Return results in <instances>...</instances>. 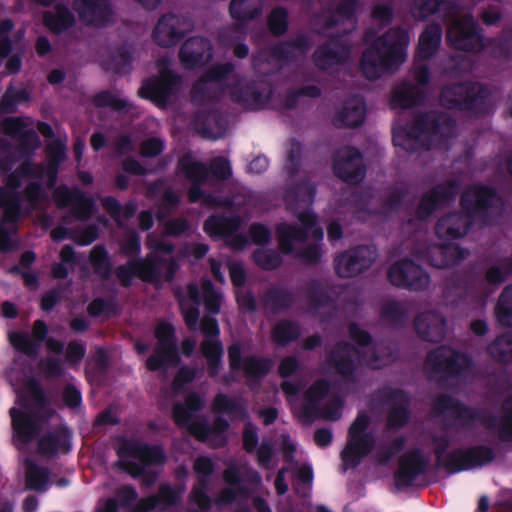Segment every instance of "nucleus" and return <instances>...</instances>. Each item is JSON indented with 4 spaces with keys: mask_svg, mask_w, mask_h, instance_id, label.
<instances>
[{
    "mask_svg": "<svg viewBox=\"0 0 512 512\" xmlns=\"http://www.w3.org/2000/svg\"><path fill=\"white\" fill-rule=\"evenodd\" d=\"M273 337L278 342L288 341L294 337L293 327L289 323H280L275 327Z\"/></svg>",
    "mask_w": 512,
    "mask_h": 512,
    "instance_id": "36",
    "label": "nucleus"
},
{
    "mask_svg": "<svg viewBox=\"0 0 512 512\" xmlns=\"http://www.w3.org/2000/svg\"><path fill=\"white\" fill-rule=\"evenodd\" d=\"M64 400L70 407H77L81 401L79 391L73 388L67 389L64 394Z\"/></svg>",
    "mask_w": 512,
    "mask_h": 512,
    "instance_id": "51",
    "label": "nucleus"
},
{
    "mask_svg": "<svg viewBox=\"0 0 512 512\" xmlns=\"http://www.w3.org/2000/svg\"><path fill=\"white\" fill-rule=\"evenodd\" d=\"M497 317L503 325H512V286L502 293L497 305Z\"/></svg>",
    "mask_w": 512,
    "mask_h": 512,
    "instance_id": "24",
    "label": "nucleus"
},
{
    "mask_svg": "<svg viewBox=\"0 0 512 512\" xmlns=\"http://www.w3.org/2000/svg\"><path fill=\"white\" fill-rule=\"evenodd\" d=\"M181 309L184 313L186 324L191 328L195 327L198 319V311L196 309H187L185 302L181 303Z\"/></svg>",
    "mask_w": 512,
    "mask_h": 512,
    "instance_id": "50",
    "label": "nucleus"
},
{
    "mask_svg": "<svg viewBox=\"0 0 512 512\" xmlns=\"http://www.w3.org/2000/svg\"><path fill=\"white\" fill-rule=\"evenodd\" d=\"M186 173H187V176L194 181H200L206 175L205 169L199 163H191L186 168Z\"/></svg>",
    "mask_w": 512,
    "mask_h": 512,
    "instance_id": "42",
    "label": "nucleus"
},
{
    "mask_svg": "<svg viewBox=\"0 0 512 512\" xmlns=\"http://www.w3.org/2000/svg\"><path fill=\"white\" fill-rule=\"evenodd\" d=\"M65 149L62 143H57L55 147H51L49 151V157L52 158V161L61 160L64 157Z\"/></svg>",
    "mask_w": 512,
    "mask_h": 512,
    "instance_id": "62",
    "label": "nucleus"
},
{
    "mask_svg": "<svg viewBox=\"0 0 512 512\" xmlns=\"http://www.w3.org/2000/svg\"><path fill=\"white\" fill-rule=\"evenodd\" d=\"M374 260V251L360 247L336 259V271L340 276L350 277L368 267Z\"/></svg>",
    "mask_w": 512,
    "mask_h": 512,
    "instance_id": "7",
    "label": "nucleus"
},
{
    "mask_svg": "<svg viewBox=\"0 0 512 512\" xmlns=\"http://www.w3.org/2000/svg\"><path fill=\"white\" fill-rule=\"evenodd\" d=\"M299 220L303 227V231H296L292 227L286 225L278 228L280 246L285 252L294 249V247H296L298 243L302 242L304 238L311 237L314 240H320L323 238L322 230L316 227L315 219L310 213L305 212L300 214Z\"/></svg>",
    "mask_w": 512,
    "mask_h": 512,
    "instance_id": "6",
    "label": "nucleus"
},
{
    "mask_svg": "<svg viewBox=\"0 0 512 512\" xmlns=\"http://www.w3.org/2000/svg\"><path fill=\"white\" fill-rule=\"evenodd\" d=\"M441 39V30L438 26L429 27L419 40L417 61L429 57L437 49Z\"/></svg>",
    "mask_w": 512,
    "mask_h": 512,
    "instance_id": "22",
    "label": "nucleus"
},
{
    "mask_svg": "<svg viewBox=\"0 0 512 512\" xmlns=\"http://www.w3.org/2000/svg\"><path fill=\"white\" fill-rule=\"evenodd\" d=\"M9 340L15 348L28 354L33 352V346L26 335L12 332L9 334Z\"/></svg>",
    "mask_w": 512,
    "mask_h": 512,
    "instance_id": "34",
    "label": "nucleus"
},
{
    "mask_svg": "<svg viewBox=\"0 0 512 512\" xmlns=\"http://www.w3.org/2000/svg\"><path fill=\"white\" fill-rule=\"evenodd\" d=\"M155 333L158 339V347L155 355L150 357L146 363L150 370L158 369L165 363L173 362L175 359L174 344L171 341V326L167 323H159Z\"/></svg>",
    "mask_w": 512,
    "mask_h": 512,
    "instance_id": "8",
    "label": "nucleus"
},
{
    "mask_svg": "<svg viewBox=\"0 0 512 512\" xmlns=\"http://www.w3.org/2000/svg\"><path fill=\"white\" fill-rule=\"evenodd\" d=\"M84 355V349L80 344L71 343L67 348V357L68 359L76 363L78 362Z\"/></svg>",
    "mask_w": 512,
    "mask_h": 512,
    "instance_id": "47",
    "label": "nucleus"
},
{
    "mask_svg": "<svg viewBox=\"0 0 512 512\" xmlns=\"http://www.w3.org/2000/svg\"><path fill=\"white\" fill-rule=\"evenodd\" d=\"M507 274L506 265L502 264L501 266L492 267L489 269L487 273V279L490 283H499L501 282L505 275Z\"/></svg>",
    "mask_w": 512,
    "mask_h": 512,
    "instance_id": "41",
    "label": "nucleus"
},
{
    "mask_svg": "<svg viewBox=\"0 0 512 512\" xmlns=\"http://www.w3.org/2000/svg\"><path fill=\"white\" fill-rule=\"evenodd\" d=\"M191 500L194 504H196L199 509L205 510L209 505V499L202 491L201 488H194L191 496Z\"/></svg>",
    "mask_w": 512,
    "mask_h": 512,
    "instance_id": "43",
    "label": "nucleus"
},
{
    "mask_svg": "<svg viewBox=\"0 0 512 512\" xmlns=\"http://www.w3.org/2000/svg\"><path fill=\"white\" fill-rule=\"evenodd\" d=\"M409 37L405 31L392 30L375 47L367 49L361 60V68L369 78L397 68L406 58L405 49Z\"/></svg>",
    "mask_w": 512,
    "mask_h": 512,
    "instance_id": "1",
    "label": "nucleus"
},
{
    "mask_svg": "<svg viewBox=\"0 0 512 512\" xmlns=\"http://www.w3.org/2000/svg\"><path fill=\"white\" fill-rule=\"evenodd\" d=\"M95 512H117L115 501L108 499L98 504Z\"/></svg>",
    "mask_w": 512,
    "mask_h": 512,
    "instance_id": "63",
    "label": "nucleus"
},
{
    "mask_svg": "<svg viewBox=\"0 0 512 512\" xmlns=\"http://www.w3.org/2000/svg\"><path fill=\"white\" fill-rule=\"evenodd\" d=\"M296 368V361L293 358L284 359L280 366L279 372L282 376L290 375Z\"/></svg>",
    "mask_w": 512,
    "mask_h": 512,
    "instance_id": "56",
    "label": "nucleus"
},
{
    "mask_svg": "<svg viewBox=\"0 0 512 512\" xmlns=\"http://www.w3.org/2000/svg\"><path fill=\"white\" fill-rule=\"evenodd\" d=\"M256 433L252 426H247L243 433V442L246 450H252L256 445Z\"/></svg>",
    "mask_w": 512,
    "mask_h": 512,
    "instance_id": "45",
    "label": "nucleus"
},
{
    "mask_svg": "<svg viewBox=\"0 0 512 512\" xmlns=\"http://www.w3.org/2000/svg\"><path fill=\"white\" fill-rule=\"evenodd\" d=\"M46 484L47 473L31 463H27L26 485L30 489L44 491L46 489Z\"/></svg>",
    "mask_w": 512,
    "mask_h": 512,
    "instance_id": "25",
    "label": "nucleus"
},
{
    "mask_svg": "<svg viewBox=\"0 0 512 512\" xmlns=\"http://www.w3.org/2000/svg\"><path fill=\"white\" fill-rule=\"evenodd\" d=\"M364 115L365 106L363 101L355 98L346 103L338 120L345 126L353 127L362 123Z\"/></svg>",
    "mask_w": 512,
    "mask_h": 512,
    "instance_id": "21",
    "label": "nucleus"
},
{
    "mask_svg": "<svg viewBox=\"0 0 512 512\" xmlns=\"http://www.w3.org/2000/svg\"><path fill=\"white\" fill-rule=\"evenodd\" d=\"M334 169L344 180L354 182L362 176V160L356 150L346 149L341 152Z\"/></svg>",
    "mask_w": 512,
    "mask_h": 512,
    "instance_id": "14",
    "label": "nucleus"
},
{
    "mask_svg": "<svg viewBox=\"0 0 512 512\" xmlns=\"http://www.w3.org/2000/svg\"><path fill=\"white\" fill-rule=\"evenodd\" d=\"M470 197L475 198V203L477 206L484 205L487 201L488 197V191L483 188H473L469 190L464 196H463V203L466 205V203L470 200Z\"/></svg>",
    "mask_w": 512,
    "mask_h": 512,
    "instance_id": "38",
    "label": "nucleus"
},
{
    "mask_svg": "<svg viewBox=\"0 0 512 512\" xmlns=\"http://www.w3.org/2000/svg\"><path fill=\"white\" fill-rule=\"evenodd\" d=\"M181 25L188 27V24L182 22L177 16H164L159 20L154 30L155 40L163 46L174 44L186 30V28H181Z\"/></svg>",
    "mask_w": 512,
    "mask_h": 512,
    "instance_id": "12",
    "label": "nucleus"
},
{
    "mask_svg": "<svg viewBox=\"0 0 512 512\" xmlns=\"http://www.w3.org/2000/svg\"><path fill=\"white\" fill-rule=\"evenodd\" d=\"M440 198H446V196L443 194V189L442 188H438L437 190H435L430 196H428L426 199H424L421 207H420V210H426V205L427 204H436L440 201Z\"/></svg>",
    "mask_w": 512,
    "mask_h": 512,
    "instance_id": "55",
    "label": "nucleus"
},
{
    "mask_svg": "<svg viewBox=\"0 0 512 512\" xmlns=\"http://www.w3.org/2000/svg\"><path fill=\"white\" fill-rule=\"evenodd\" d=\"M251 236L255 243H263L269 239V232L261 225H254L251 227Z\"/></svg>",
    "mask_w": 512,
    "mask_h": 512,
    "instance_id": "44",
    "label": "nucleus"
},
{
    "mask_svg": "<svg viewBox=\"0 0 512 512\" xmlns=\"http://www.w3.org/2000/svg\"><path fill=\"white\" fill-rule=\"evenodd\" d=\"M214 406L218 411H230L232 410L234 403L225 396H218L215 399Z\"/></svg>",
    "mask_w": 512,
    "mask_h": 512,
    "instance_id": "57",
    "label": "nucleus"
},
{
    "mask_svg": "<svg viewBox=\"0 0 512 512\" xmlns=\"http://www.w3.org/2000/svg\"><path fill=\"white\" fill-rule=\"evenodd\" d=\"M416 93V88L398 89L393 95V102L401 107H408L414 103L413 96Z\"/></svg>",
    "mask_w": 512,
    "mask_h": 512,
    "instance_id": "32",
    "label": "nucleus"
},
{
    "mask_svg": "<svg viewBox=\"0 0 512 512\" xmlns=\"http://www.w3.org/2000/svg\"><path fill=\"white\" fill-rule=\"evenodd\" d=\"M367 427L368 418L365 415H359L351 425L349 440L342 452V460L346 467L356 466L369 453L373 439L364 433Z\"/></svg>",
    "mask_w": 512,
    "mask_h": 512,
    "instance_id": "4",
    "label": "nucleus"
},
{
    "mask_svg": "<svg viewBox=\"0 0 512 512\" xmlns=\"http://www.w3.org/2000/svg\"><path fill=\"white\" fill-rule=\"evenodd\" d=\"M327 391V385L324 382H318L312 386L306 395L307 402L311 407L317 405L318 401L321 400Z\"/></svg>",
    "mask_w": 512,
    "mask_h": 512,
    "instance_id": "35",
    "label": "nucleus"
},
{
    "mask_svg": "<svg viewBox=\"0 0 512 512\" xmlns=\"http://www.w3.org/2000/svg\"><path fill=\"white\" fill-rule=\"evenodd\" d=\"M341 404L338 400H332L329 406L322 411V416L327 419H337L340 416Z\"/></svg>",
    "mask_w": 512,
    "mask_h": 512,
    "instance_id": "48",
    "label": "nucleus"
},
{
    "mask_svg": "<svg viewBox=\"0 0 512 512\" xmlns=\"http://www.w3.org/2000/svg\"><path fill=\"white\" fill-rule=\"evenodd\" d=\"M269 25L275 34L284 32L286 28V12L282 9L274 10L269 17Z\"/></svg>",
    "mask_w": 512,
    "mask_h": 512,
    "instance_id": "33",
    "label": "nucleus"
},
{
    "mask_svg": "<svg viewBox=\"0 0 512 512\" xmlns=\"http://www.w3.org/2000/svg\"><path fill=\"white\" fill-rule=\"evenodd\" d=\"M391 282L397 286L420 288L428 281L427 275L410 261L394 264L389 271Z\"/></svg>",
    "mask_w": 512,
    "mask_h": 512,
    "instance_id": "9",
    "label": "nucleus"
},
{
    "mask_svg": "<svg viewBox=\"0 0 512 512\" xmlns=\"http://www.w3.org/2000/svg\"><path fill=\"white\" fill-rule=\"evenodd\" d=\"M212 171L219 178H226L230 174L229 163L224 158H217L212 163Z\"/></svg>",
    "mask_w": 512,
    "mask_h": 512,
    "instance_id": "40",
    "label": "nucleus"
},
{
    "mask_svg": "<svg viewBox=\"0 0 512 512\" xmlns=\"http://www.w3.org/2000/svg\"><path fill=\"white\" fill-rule=\"evenodd\" d=\"M268 167V161L265 157H257L249 164V170L253 173H261Z\"/></svg>",
    "mask_w": 512,
    "mask_h": 512,
    "instance_id": "53",
    "label": "nucleus"
},
{
    "mask_svg": "<svg viewBox=\"0 0 512 512\" xmlns=\"http://www.w3.org/2000/svg\"><path fill=\"white\" fill-rule=\"evenodd\" d=\"M201 400L195 396L190 395L186 399L185 406L176 405L174 408V418L179 426L186 427L190 432L199 439L209 440L212 435L217 431H222L223 426L207 430L202 423L195 421V412L201 406Z\"/></svg>",
    "mask_w": 512,
    "mask_h": 512,
    "instance_id": "5",
    "label": "nucleus"
},
{
    "mask_svg": "<svg viewBox=\"0 0 512 512\" xmlns=\"http://www.w3.org/2000/svg\"><path fill=\"white\" fill-rule=\"evenodd\" d=\"M202 288L207 308L211 312L216 313L220 303L219 294L212 289V285L209 281H205Z\"/></svg>",
    "mask_w": 512,
    "mask_h": 512,
    "instance_id": "29",
    "label": "nucleus"
},
{
    "mask_svg": "<svg viewBox=\"0 0 512 512\" xmlns=\"http://www.w3.org/2000/svg\"><path fill=\"white\" fill-rule=\"evenodd\" d=\"M230 276L235 285H241L244 282V272L240 265L230 266Z\"/></svg>",
    "mask_w": 512,
    "mask_h": 512,
    "instance_id": "54",
    "label": "nucleus"
},
{
    "mask_svg": "<svg viewBox=\"0 0 512 512\" xmlns=\"http://www.w3.org/2000/svg\"><path fill=\"white\" fill-rule=\"evenodd\" d=\"M47 27L54 31H62L73 23V18L63 7L57 6L54 11L47 12L44 16Z\"/></svg>",
    "mask_w": 512,
    "mask_h": 512,
    "instance_id": "23",
    "label": "nucleus"
},
{
    "mask_svg": "<svg viewBox=\"0 0 512 512\" xmlns=\"http://www.w3.org/2000/svg\"><path fill=\"white\" fill-rule=\"evenodd\" d=\"M255 261L265 269H272L279 264V258L275 253L260 249L254 255Z\"/></svg>",
    "mask_w": 512,
    "mask_h": 512,
    "instance_id": "30",
    "label": "nucleus"
},
{
    "mask_svg": "<svg viewBox=\"0 0 512 512\" xmlns=\"http://www.w3.org/2000/svg\"><path fill=\"white\" fill-rule=\"evenodd\" d=\"M205 339L202 351L211 366H215L221 357V347L216 337L219 333L218 325L214 319H206L202 322Z\"/></svg>",
    "mask_w": 512,
    "mask_h": 512,
    "instance_id": "15",
    "label": "nucleus"
},
{
    "mask_svg": "<svg viewBox=\"0 0 512 512\" xmlns=\"http://www.w3.org/2000/svg\"><path fill=\"white\" fill-rule=\"evenodd\" d=\"M314 439H315V442L317 443V445L326 446L330 443V441L332 439V435H331L330 431L322 429V430H318L315 433Z\"/></svg>",
    "mask_w": 512,
    "mask_h": 512,
    "instance_id": "58",
    "label": "nucleus"
},
{
    "mask_svg": "<svg viewBox=\"0 0 512 512\" xmlns=\"http://www.w3.org/2000/svg\"><path fill=\"white\" fill-rule=\"evenodd\" d=\"M468 218L463 215H450L441 219L436 227L440 238L456 239L466 234Z\"/></svg>",
    "mask_w": 512,
    "mask_h": 512,
    "instance_id": "18",
    "label": "nucleus"
},
{
    "mask_svg": "<svg viewBox=\"0 0 512 512\" xmlns=\"http://www.w3.org/2000/svg\"><path fill=\"white\" fill-rule=\"evenodd\" d=\"M192 378L193 374L190 370H181L174 381V389L178 390L184 381H190Z\"/></svg>",
    "mask_w": 512,
    "mask_h": 512,
    "instance_id": "61",
    "label": "nucleus"
},
{
    "mask_svg": "<svg viewBox=\"0 0 512 512\" xmlns=\"http://www.w3.org/2000/svg\"><path fill=\"white\" fill-rule=\"evenodd\" d=\"M419 334L430 341H438L443 335V324L439 317L433 314L420 316L416 320Z\"/></svg>",
    "mask_w": 512,
    "mask_h": 512,
    "instance_id": "19",
    "label": "nucleus"
},
{
    "mask_svg": "<svg viewBox=\"0 0 512 512\" xmlns=\"http://www.w3.org/2000/svg\"><path fill=\"white\" fill-rule=\"evenodd\" d=\"M210 56L211 46L202 38L189 39L181 49V59L188 66L204 62Z\"/></svg>",
    "mask_w": 512,
    "mask_h": 512,
    "instance_id": "16",
    "label": "nucleus"
},
{
    "mask_svg": "<svg viewBox=\"0 0 512 512\" xmlns=\"http://www.w3.org/2000/svg\"><path fill=\"white\" fill-rule=\"evenodd\" d=\"M257 4V0H232L230 6L231 15L235 18L252 17L253 8Z\"/></svg>",
    "mask_w": 512,
    "mask_h": 512,
    "instance_id": "26",
    "label": "nucleus"
},
{
    "mask_svg": "<svg viewBox=\"0 0 512 512\" xmlns=\"http://www.w3.org/2000/svg\"><path fill=\"white\" fill-rule=\"evenodd\" d=\"M351 337L355 344L365 346L369 343V336L358 328H352Z\"/></svg>",
    "mask_w": 512,
    "mask_h": 512,
    "instance_id": "52",
    "label": "nucleus"
},
{
    "mask_svg": "<svg viewBox=\"0 0 512 512\" xmlns=\"http://www.w3.org/2000/svg\"><path fill=\"white\" fill-rule=\"evenodd\" d=\"M179 497V492L172 491L169 487H162L159 496L155 499H147L139 503L133 512H148L151 509H165L173 504Z\"/></svg>",
    "mask_w": 512,
    "mask_h": 512,
    "instance_id": "20",
    "label": "nucleus"
},
{
    "mask_svg": "<svg viewBox=\"0 0 512 512\" xmlns=\"http://www.w3.org/2000/svg\"><path fill=\"white\" fill-rule=\"evenodd\" d=\"M30 179H32L31 170L27 164H23L19 171L10 176L7 188L5 190H0V208H5L4 216L0 221L1 250L9 249L14 242L12 235V223L15 220L16 211L18 209V199L11 194L10 190L21 183L28 182Z\"/></svg>",
    "mask_w": 512,
    "mask_h": 512,
    "instance_id": "2",
    "label": "nucleus"
},
{
    "mask_svg": "<svg viewBox=\"0 0 512 512\" xmlns=\"http://www.w3.org/2000/svg\"><path fill=\"white\" fill-rule=\"evenodd\" d=\"M270 368V364L266 360L256 358H248L244 360L243 369L247 376H258L266 373Z\"/></svg>",
    "mask_w": 512,
    "mask_h": 512,
    "instance_id": "28",
    "label": "nucleus"
},
{
    "mask_svg": "<svg viewBox=\"0 0 512 512\" xmlns=\"http://www.w3.org/2000/svg\"><path fill=\"white\" fill-rule=\"evenodd\" d=\"M195 471L200 474H208L213 469V464L209 458L199 457L194 464Z\"/></svg>",
    "mask_w": 512,
    "mask_h": 512,
    "instance_id": "49",
    "label": "nucleus"
},
{
    "mask_svg": "<svg viewBox=\"0 0 512 512\" xmlns=\"http://www.w3.org/2000/svg\"><path fill=\"white\" fill-rule=\"evenodd\" d=\"M121 466L133 475L140 474L151 464H160L164 455L158 447H143L133 442H125L118 448Z\"/></svg>",
    "mask_w": 512,
    "mask_h": 512,
    "instance_id": "3",
    "label": "nucleus"
},
{
    "mask_svg": "<svg viewBox=\"0 0 512 512\" xmlns=\"http://www.w3.org/2000/svg\"><path fill=\"white\" fill-rule=\"evenodd\" d=\"M11 416L15 431V442L17 445L28 442L34 433V417L28 412L21 411L17 408L11 409Z\"/></svg>",
    "mask_w": 512,
    "mask_h": 512,
    "instance_id": "17",
    "label": "nucleus"
},
{
    "mask_svg": "<svg viewBox=\"0 0 512 512\" xmlns=\"http://www.w3.org/2000/svg\"><path fill=\"white\" fill-rule=\"evenodd\" d=\"M61 263L53 267L55 277H65L67 275L66 265L70 264L73 259V251L70 247H64L60 252Z\"/></svg>",
    "mask_w": 512,
    "mask_h": 512,
    "instance_id": "31",
    "label": "nucleus"
},
{
    "mask_svg": "<svg viewBox=\"0 0 512 512\" xmlns=\"http://www.w3.org/2000/svg\"><path fill=\"white\" fill-rule=\"evenodd\" d=\"M105 251L102 248H94L91 253V262L95 267H100L102 263L105 261Z\"/></svg>",
    "mask_w": 512,
    "mask_h": 512,
    "instance_id": "60",
    "label": "nucleus"
},
{
    "mask_svg": "<svg viewBox=\"0 0 512 512\" xmlns=\"http://www.w3.org/2000/svg\"><path fill=\"white\" fill-rule=\"evenodd\" d=\"M406 418V413L403 410H397L389 417V425L390 426H396L398 424H401L404 422Z\"/></svg>",
    "mask_w": 512,
    "mask_h": 512,
    "instance_id": "64",
    "label": "nucleus"
},
{
    "mask_svg": "<svg viewBox=\"0 0 512 512\" xmlns=\"http://www.w3.org/2000/svg\"><path fill=\"white\" fill-rule=\"evenodd\" d=\"M4 129L9 134H18L24 131V123L18 118H9L5 122Z\"/></svg>",
    "mask_w": 512,
    "mask_h": 512,
    "instance_id": "46",
    "label": "nucleus"
},
{
    "mask_svg": "<svg viewBox=\"0 0 512 512\" xmlns=\"http://www.w3.org/2000/svg\"><path fill=\"white\" fill-rule=\"evenodd\" d=\"M241 350L238 345H233L229 349V358L232 368L240 367Z\"/></svg>",
    "mask_w": 512,
    "mask_h": 512,
    "instance_id": "59",
    "label": "nucleus"
},
{
    "mask_svg": "<svg viewBox=\"0 0 512 512\" xmlns=\"http://www.w3.org/2000/svg\"><path fill=\"white\" fill-rule=\"evenodd\" d=\"M175 84L176 79L170 74H165L160 79L146 82L140 88L139 94L143 98L150 99L156 105L161 106L165 104Z\"/></svg>",
    "mask_w": 512,
    "mask_h": 512,
    "instance_id": "13",
    "label": "nucleus"
},
{
    "mask_svg": "<svg viewBox=\"0 0 512 512\" xmlns=\"http://www.w3.org/2000/svg\"><path fill=\"white\" fill-rule=\"evenodd\" d=\"M162 150V143L158 139H150L145 141L141 147V153L144 156H155Z\"/></svg>",
    "mask_w": 512,
    "mask_h": 512,
    "instance_id": "39",
    "label": "nucleus"
},
{
    "mask_svg": "<svg viewBox=\"0 0 512 512\" xmlns=\"http://www.w3.org/2000/svg\"><path fill=\"white\" fill-rule=\"evenodd\" d=\"M133 273L139 275L144 280L153 279L161 271V264L151 260L139 262L132 267Z\"/></svg>",
    "mask_w": 512,
    "mask_h": 512,
    "instance_id": "27",
    "label": "nucleus"
},
{
    "mask_svg": "<svg viewBox=\"0 0 512 512\" xmlns=\"http://www.w3.org/2000/svg\"><path fill=\"white\" fill-rule=\"evenodd\" d=\"M12 24L10 21H4L0 27V61L8 54L10 51V46L8 44L7 32L11 29Z\"/></svg>",
    "mask_w": 512,
    "mask_h": 512,
    "instance_id": "37",
    "label": "nucleus"
},
{
    "mask_svg": "<svg viewBox=\"0 0 512 512\" xmlns=\"http://www.w3.org/2000/svg\"><path fill=\"white\" fill-rule=\"evenodd\" d=\"M74 9L86 25H104L110 14L108 0H75Z\"/></svg>",
    "mask_w": 512,
    "mask_h": 512,
    "instance_id": "10",
    "label": "nucleus"
},
{
    "mask_svg": "<svg viewBox=\"0 0 512 512\" xmlns=\"http://www.w3.org/2000/svg\"><path fill=\"white\" fill-rule=\"evenodd\" d=\"M447 36L454 47L463 50H473L479 42V36L475 33L474 23L471 18H465L463 21H454L448 29Z\"/></svg>",
    "mask_w": 512,
    "mask_h": 512,
    "instance_id": "11",
    "label": "nucleus"
}]
</instances>
